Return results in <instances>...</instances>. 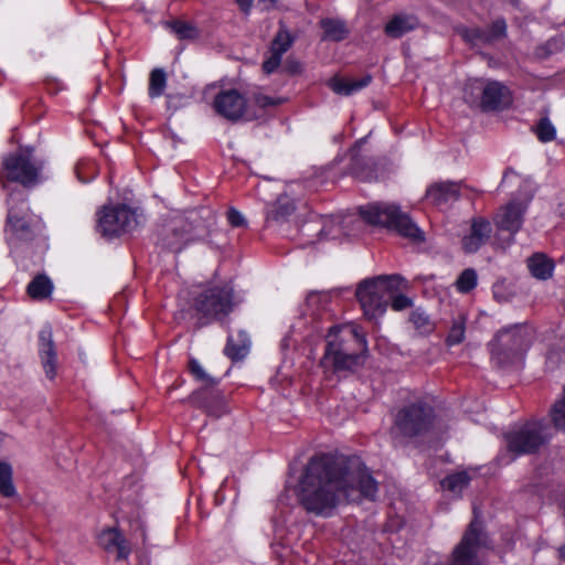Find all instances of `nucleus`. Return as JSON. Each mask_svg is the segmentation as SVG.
Returning a JSON list of instances; mask_svg holds the SVG:
<instances>
[{"label":"nucleus","instance_id":"bb28decb","mask_svg":"<svg viewBox=\"0 0 565 565\" xmlns=\"http://www.w3.org/2000/svg\"><path fill=\"white\" fill-rule=\"evenodd\" d=\"M294 40L290 31L280 23L279 30L271 42L270 53L282 56L291 47Z\"/></svg>","mask_w":565,"mask_h":565},{"label":"nucleus","instance_id":"864d4df0","mask_svg":"<svg viewBox=\"0 0 565 565\" xmlns=\"http://www.w3.org/2000/svg\"><path fill=\"white\" fill-rule=\"evenodd\" d=\"M559 553L565 558V546L559 550Z\"/></svg>","mask_w":565,"mask_h":565},{"label":"nucleus","instance_id":"603ef678","mask_svg":"<svg viewBox=\"0 0 565 565\" xmlns=\"http://www.w3.org/2000/svg\"><path fill=\"white\" fill-rule=\"evenodd\" d=\"M320 234L324 236H329L332 234L331 227H329V223H326L323 227L320 230Z\"/></svg>","mask_w":565,"mask_h":565},{"label":"nucleus","instance_id":"72a5a7b5","mask_svg":"<svg viewBox=\"0 0 565 565\" xmlns=\"http://www.w3.org/2000/svg\"><path fill=\"white\" fill-rule=\"evenodd\" d=\"M551 419L557 430L565 431V386L561 398H558L550 411Z\"/></svg>","mask_w":565,"mask_h":565},{"label":"nucleus","instance_id":"79ce46f5","mask_svg":"<svg viewBox=\"0 0 565 565\" xmlns=\"http://www.w3.org/2000/svg\"><path fill=\"white\" fill-rule=\"evenodd\" d=\"M564 46V42L561 38H553L548 40L544 45L536 49V56L540 58H546L550 55L559 52Z\"/></svg>","mask_w":565,"mask_h":565},{"label":"nucleus","instance_id":"a18cd8bd","mask_svg":"<svg viewBox=\"0 0 565 565\" xmlns=\"http://www.w3.org/2000/svg\"><path fill=\"white\" fill-rule=\"evenodd\" d=\"M281 58H282V56H280L278 54L270 53V56L268 58H266L263 63L264 72L266 74H271L273 72H275L278 68V66L280 65Z\"/></svg>","mask_w":565,"mask_h":565},{"label":"nucleus","instance_id":"423d86ee","mask_svg":"<svg viewBox=\"0 0 565 565\" xmlns=\"http://www.w3.org/2000/svg\"><path fill=\"white\" fill-rule=\"evenodd\" d=\"M6 178L25 188H32L41 183L45 178L43 174L44 161L38 159L31 149H20L3 159Z\"/></svg>","mask_w":565,"mask_h":565},{"label":"nucleus","instance_id":"4be33fe9","mask_svg":"<svg viewBox=\"0 0 565 565\" xmlns=\"http://www.w3.org/2000/svg\"><path fill=\"white\" fill-rule=\"evenodd\" d=\"M418 19L414 14H395L385 25L387 36L398 39L418 26Z\"/></svg>","mask_w":565,"mask_h":565},{"label":"nucleus","instance_id":"ddd939ff","mask_svg":"<svg viewBox=\"0 0 565 565\" xmlns=\"http://www.w3.org/2000/svg\"><path fill=\"white\" fill-rule=\"evenodd\" d=\"M482 544V524L475 519L455 548L451 565H481L478 553Z\"/></svg>","mask_w":565,"mask_h":565},{"label":"nucleus","instance_id":"49530a36","mask_svg":"<svg viewBox=\"0 0 565 565\" xmlns=\"http://www.w3.org/2000/svg\"><path fill=\"white\" fill-rule=\"evenodd\" d=\"M330 298H331L330 292H326V291L311 292V294H309L307 301L310 306L320 305V303L324 305V303L329 302Z\"/></svg>","mask_w":565,"mask_h":565},{"label":"nucleus","instance_id":"e433bc0d","mask_svg":"<svg viewBox=\"0 0 565 565\" xmlns=\"http://www.w3.org/2000/svg\"><path fill=\"white\" fill-rule=\"evenodd\" d=\"M458 33L462 36V39L470 43L473 46L477 45H489L486 42L487 35L486 30L481 28H459Z\"/></svg>","mask_w":565,"mask_h":565},{"label":"nucleus","instance_id":"f03ea898","mask_svg":"<svg viewBox=\"0 0 565 565\" xmlns=\"http://www.w3.org/2000/svg\"><path fill=\"white\" fill-rule=\"evenodd\" d=\"M366 353V339L356 326L332 327L320 364L326 372H354L364 364Z\"/></svg>","mask_w":565,"mask_h":565},{"label":"nucleus","instance_id":"2eb2a0df","mask_svg":"<svg viewBox=\"0 0 565 565\" xmlns=\"http://www.w3.org/2000/svg\"><path fill=\"white\" fill-rule=\"evenodd\" d=\"M192 224L183 217L170 221L160 233V243L164 248L180 252L191 239Z\"/></svg>","mask_w":565,"mask_h":565},{"label":"nucleus","instance_id":"9d476101","mask_svg":"<svg viewBox=\"0 0 565 565\" xmlns=\"http://www.w3.org/2000/svg\"><path fill=\"white\" fill-rule=\"evenodd\" d=\"M138 225L136 212L126 205L105 206L98 214L97 230L104 236H116L130 232Z\"/></svg>","mask_w":565,"mask_h":565},{"label":"nucleus","instance_id":"9b49d317","mask_svg":"<svg viewBox=\"0 0 565 565\" xmlns=\"http://www.w3.org/2000/svg\"><path fill=\"white\" fill-rule=\"evenodd\" d=\"M433 422V409L418 403L402 408L395 418L396 429L406 437H414L427 431Z\"/></svg>","mask_w":565,"mask_h":565},{"label":"nucleus","instance_id":"de8ad7c7","mask_svg":"<svg viewBox=\"0 0 565 565\" xmlns=\"http://www.w3.org/2000/svg\"><path fill=\"white\" fill-rule=\"evenodd\" d=\"M227 220L230 224L234 227H239L245 224V217L241 212L235 209H230L227 212Z\"/></svg>","mask_w":565,"mask_h":565},{"label":"nucleus","instance_id":"cd10ccee","mask_svg":"<svg viewBox=\"0 0 565 565\" xmlns=\"http://www.w3.org/2000/svg\"><path fill=\"white\" fill-rule=\"evenodd\" d=\"M167 87V73L163 68H153L149 75L148 94L150 98H157L163 95Z\"/></svg>","mask_w":565,"mask_h":565},{"label":"nucleus","instance_id":"f3484780","mask_svg":"<svg viewBox=\"0 0 565 565\" xmlns=\"http://www.w3.org/2000/svg\"><path fill=\"white\" fill-rule=\"evenodd\" d=\"M426 195L434 205L445 206L459 199L460 184L451 181L436 182L427 189Z\"/></svg>","mask_w":565,"mask_h":565},{"label":"nucleus","instance_id":"c85d7f7f","mask_svg":"<svg viewBox=\"0 0 565 565\" xmlns=\"http://www.w3.org/2000/svg\"><path fill=\"white\" fill-rule=\"evenodd\" d=\"M52 281L43 275L36 276L28 286V294L33 299H43L52 294Z\"/></svg>","mask_w":565,"mask_h":565},{"label":"nucleus","instance_id":"4c0bfd02","mask_svg":"<svg viewBox=\"0 0 565 565\" xmlns=\"http://www.w3.org/2000/svg\"><path fill=\"white\" fill-rule=\"evenodd\" d=\"M408 282L405 278H403V284H398V287L394 292H392V298L390 300L392 308L396 311L404 310L406 308L412 307L413 301L407 296L403 295L402 291L407 289Z\"/></svg>","mask_w":565,"mask_h":565},{"label":"nucleus","instance_id":"4468645a","mask_svg":"<svg viewBox=\"0 0 565 565\" xmlns=\"http://www.w3.org/2000/svg\"><path fill=\"white\" fill-rule=\"evenodd\" d=\"M247 100L237 89H222L213 100L214 110L225 119L235 121L239 119L246 110Z\"/></svg>","mask_w":565,"mask_h":565},{"label":"nucleus","instance_id":"f8f14e48","mask_svg":"<svg viewBox=\"0 0 565 565\" xmlns=\"http://www.w3.org/2000/svg\"><path fill=\"white\" fill-rule=\"evenodd\" d=\"M8 228L12 237L29 241L34 236V226L26 220L29 207L22 192H11L8 199Z\"/></svg>","mask_w":565,"mask_h":565},{"label":"nucleus","instance_id":"0eeeda50","mask_svg":"<svg viewBox=\"0 0 565 565\" xmlns=\"http://www.w3.org/2000/svg\"><path fill=\"white\" fill-rule=\"evenodd\" d=\"M530 344V338L524 328L511 327L499 331L490 343L493 361L504 366L519 359Z\"/></svg>","mask_w":565,"mask_h":565},{"label":"nucleus","instance_id":"a19ab883","mask_svg":"<svg viewBox=\"0 0 565 565\" xmlns=\"http://www.w3.org/2000/svg\"><path fill=\"white\" fill-rule=\"evenodd\" d=\"M540 141L550 142L556 137V129L548 118H542L535 128Z\"/></svg>","mask_w":565,"mask_h":565},{"label":"nucleus","instance_id":"393cba45","mask_svg":"<svg viewBox=\"0 0 565 565\" xmlns=\"http://www.w3.org/2000/svg\"><path fill=\"white\" fill-rule=\"evenodd\" d=\"M237 337L238 339L236 341L233 335H230L225 347V354L233 360L243 359L247 354L250 345V340L245 331H239Z\"/></svg>","mask_w":565,"mask_h":565},{"label":"nucleus","instance_id":"20e7f679","mask_svg":"<svg viewBox=\"0 0 565 565\" xmlns=\"http://www.w3.org/2000/svg\"><path fill=\"white\" fill-rule=\"evenodd\" d=\"M362 218L372 225H379L396 232L399 236L420 243L425 239L423 231L399 206L390 203H374L360 209Z\"/></svg>","mask_w":565,"mask_h":565},{"label":"nucleus","instance_id":"c9c22d12","mask_svg":"<svg viewBox=\"0 0 565 565\" xmlns=\"http://www.w3.org/2000/svg\"><path fill=\"white\" fill-rule=\"evenodd\" d=\"M470 478L467 472H458L445 478L443 487L454 493H460L469 483Z\"/></svg>","mask_w":565,"mask_h":565},{"label":"nucleus","instance_id":"3c124183","mask_svg":"<svg viewBox=\"0 0 565 565\" xmlns=\"http://www.w3.org/2000/svg\"><path fill=\"white\" fill-rule=\"evenodd\" d=\"M258 4L263 10H270L275 7L276 0H258Z\"/></svg>","mask_w":565,"mask_h":565},{"label":"nucleus","instance_id":"a211bd4d","mask_svg":"<svg viewBox=\"0 0 565 565\" xmlns=\"http://www.w3.org/2000/svg\"><path fill=\"white\" fill-rule=\"evenodd\" d=\"M509 103V90L499 82H489L482 87L481 107L484 110L499 109Z\"/></svg>","mask_w":565,"mask_h":565},{"label":"nucleus","instance_id":"f257e3e1","mask_svg":"<svg viewBox=\"0 0 565 565\" xmlns=\"http://www.w3.org/2000/svg\"><path fill=\"white\" fill-rule=\"evenodd\" d=\"M377 483L359 458L312 457L298 483L302 508L318 516H331L342 504L361 498L374 500Z\"/></svg>","mask_w":565,"mask_h":565},{"label":"nucleus","instance_id":"473e14b6","mask_svg":"<svg viewBox=\"0 0 565 565\" xmlns=\"http://www.w3.org/2000/svg\"><path fill=\"white\" fill-rule=\"evenodd\" d=\"M486 30V42L488 44H493L497 41L503 40L508 35V25L507 21L503 18L495 19L488 29Z\"/></svg>","mask_w":565,"mask_h":565},{"label":"nucleus","instance_id":"a878e982","mask_svg":"<svg viewBox=\"0 0 565 565\" xmlns=\"http://www.w3.org/2000/svg\"><path fill=\"white\" fill-rule=\"evenodd\" d=\"M529 269L535 278L545 280L552 276L554 265L543 254H535L529 259Z\"/></svg>","mask_w":565,"mask_h":565},{"label":"nucleus","instance_id":"58836bf2","mask_svg":"<svg viewBox=\"0 0 565 565\" xmlns=\"http://www.w3.org/2000/svg\"><path fill=\"white\" fill-rule=\"evenodd\" d=\"M478 281V275L475 269L467 268L465 269L456 280L457 290L467 294L471 291Z\"/></svg>","mask_w":565,"mask_h":565},{"label":"nucleus","instance_id":"6ab92c4d","mask_svg":"<svg viewBox=\"0 0 565 565\" xmlns=\"http://www.w3.org/2000/svg\"><path fill=\"white\" fill-rule=\"evenodd\" d=\"M491 225L484 218H473L470 234L462 238V247L467 253L477 252L490 237Z\"/></svg>","mask_w":565,"mask_h":565},{"label":"nucleus","instance_id":"c756f323","mask_svg":"<svg viewBox=\"0 0 565 565\" xmlns=\"http://www.w3.org/2000/svg\"><path fill=\"white\" fill-rule=\"evenodd\" d=\"M12 476V467L8 462H0V493L6 498L17 495Z\"/></svg>","mask_w":565,"mask_h":565},{"label":"nucleus","instance_id":"b1692460","mask_svg":"<svg viewBox=\"0 0 565 565\" xmlns=\"http://www.w3.org/2000/svg\"><path fill=\"white\" fill-rule=\"evenodd\" d=\"M372 81V77L370 75H366L360 79H342V78H332L329 82V86L331 89L339 94V95H351L355 92L361 90L362 88L366 87Z\"/></svg>","mask_w":565,"mask_h":565},{"label":"nucleus","instance_id":"6e6552de","mask_svg":"<svg viewBox=\"0 0 565 565\" xmlns=\"http://www.w3.org/2000/svg\"><path fill=\"white\" fill-rule=\"evenodd\" d=\"M548 439L547 425L542 420L526 423L505 434L508 450L514 456L535 452Z\"/></svg>","mask_w":565,"mask_h":565},{"label":"nucleus","instance_id":"09e8293b","mask_svg":"<svg viewBox=\"0 0 565 565\" xmlns=\"http://www.w3.org/2000/svg\"><path fill=\"white\" fill-rule=\"evenodd\" d=\"M242 11L248 13L253 7L254 0H235Z\"/></svg>","mask_w":565,"mask_h":565},{"label":"nucleus","instance_id":"5701e85b","mask_svg":"<svg viewBox=\"0 0 565 565\" xmlns=\"http://www.w3.org/2000/svg\"><path fill=\"white\" fill-rule=\"evenodd\" d=\"M372 81V77L370 75H366L360 79H342V78H332L329 82V86L331 89L339 94V95H351L355 92L361 90L362 88L366 87Z\"/></svg>","mask_w":565,"mask_h":565},{"label":"nucleus","instance_id":"aec40b11","mask_svg":"<svg viewBox=\"0 0 565 565\" xmlns=\"http://www.w3.org/2000/svg\"><path fill=\"white\" fill-rule=\"evenodd\" d=\"M39 339L43 369L46 376L52 380L56 374V352L52 339V330L50 328L41 330Z\"/></svg>","mask_w":565,"mask_h":565},{"label":"nucleus","instance_id":"ea45409f","mask_svg":"<svg viewBox=\"0 0 565 565\" xmlns=\"http://www.w3.org/2000/svg\"><path fill=\"white\" fill-rule=\"evenodd\" d=\"M189 369L191 374L204 386H213L217 383L215 377L211 376L209 373L205 372V370L198 360L191 359L189 361Z\"/></svg>","mask_w":565,"mask_h":565},{"label":"nucleus","instance_id":"412c9836","mask_svg":"<svg viewBox=\"0 0 565 565\" xmlns=\"http://www.w3.org/2000/svg\"><path fill=\"white\" fill-rule=\"evenodd\" d=\"M295 203L288 195H280L275 202L269 204L266 210L267 223L281 224L295 212Z\"/></svg>","mask_w":565,"mask_h":565},{"label":"nucleus","instance_id":"7c9ffc66","mask_svg":"<svg viewBox=\"0 0 565 565\" xmlns=\"http://www.w3.org/2000/svg\"><path fill=\"white\" fill-rule=\"evenodd\" d=\"M321 26L324 31V38L332 41H341L348 34L344 23L339 20L324 19L321 21Z\"/></svg>","mask_w":565,"mask_h":565},{"label":"nucleus","instance_id":"dca6fc26","mask_svg":"<svg viewBox=\"0 0 565 565\" xmlns=\"http://www.w3.org/2000/svg\"><path fill=\"white\" fill-rule=\"evenodd\" d=\"M99 545L108 553H116L117 559L128 558L131 548L128 541L116 527H108L98 536Z\"/></svg>","mask_w":565,"mask_h":565},{"label":"nucleus","instance_id":"c03bdc74","mask_svg":"<svg viewBox=\"0 0 565 565\" xmlns=\"http://www.w3.org/2000/svg\"><path fill=\"white\" fill-rule=\"evenodd\" d=\"M172 29L181 39H191L196 35V30L184 22H174Z\"/></svg>","mask_w":565,"mask_h":565},{"label":"nucleus","instance_id":"8fccbe9b","mask_svg":"<svg viewBox=\"0 0 565 565\" xmlns=\"http://www.w3.org/2000/svg\"><path fill=\"white\" fill-rule=\"evenodd\" d=\"M86 166H87V164H85V163H81V164H78V166H77V168H76L77 178H78L82 182H84V183L88 182L89 180H92V179L95 177V173H93V174H92V177H88V178H84V177H82V170H83L84 168H86Z\"/></svg>","mask_w":565,"mask_h":565},{"label":"nucleus","instance_id":"37998d69","mask_svg":"<svg viewBox=\"0 0 565 565\" xmlns=\"http://www.w3.org/2000/svg\"><path fill=\"white\" fill-rule=\"evenodd\" d=\"M253 103L260 108L275 107L284 103L282 98L271 97L263 93H255L252 97Z\"/></svg>","mask_w":565,"mask_h":565},{"label":"nucleus","instance_id":"f704fd0d","mask_svg":"<svg viewBox=\"0 0 565 565\" xmlns=\"http://www.w3.org/2000/svg\"><path fill=\"white\" fill-rule=\"evenodd\" d=\"M409 322L420 334H427L434 329V324L430 321L428 315H426L420 309L412 311L409 316Z\"/></svg>","mask_w":565,"mask_h":565},{"label":"nucleus","instance_id":"1a4fd4ad","mask_svg":"<svg viewBox=\"0 0 565 565\" xmlns=\"http://www.w3.org/2000/svg\"><path fill=\"white\" fill-rule=\"evenodd\" d=\"M232 298V290L226 287L207 288L198 295L194 298L193 308L200 316V320H203L201 324L228 315L233 309Z\"/></svg>","mask_w":565,"mask_h":565},{"label":"nucleus","instance_id":"7ed1b4c3","mask_svg":"<svg viewBox=\"0 0 565 565\" xmlns=\"http://www.w3.org/2000/svg\"><path fill=\"white\" fill-rule=\"evenodd\" d=\"M507 184H519L521 186L520 195L501 206L493 221L499 231L509 233L507 244L510 245L514 239V235L522 227L524 215L533 199V188L529 180H523L512 169H508L503 174L501 185L504 186Z\"/></svg>","mask_w":565,"mask_h":565},{"label":"nucleus","instance_id":"39448f33","mask_svg":"<svg viewBox=\"0 0 565 565\" xmlns=\"http://www.w3.org/2000/svg\"><path fill=\"white\" fill-rule=\"evenodd\" d=\"M403 284L399 275H383L362 281L356 289V298L364 316L370 320L381 317L387 309L392 292Z\"/></svg>","mask_w":565,"mask_h":565},{"label":"nucleus","instance_id":"2f4dec72","mask_svg":"<svg viewBox=\"0 0 565 565\" xmlns=\"http://www.w3.org/2000/svg\"><path fill=\"white\" fill-rule=\"evenodd\" d=\"M466 320V316L461 313L452 320V324L447 337L448 345H456L465 340Z\"/></svg>","mask_w":565,"mask_h":565}]
</instances>
